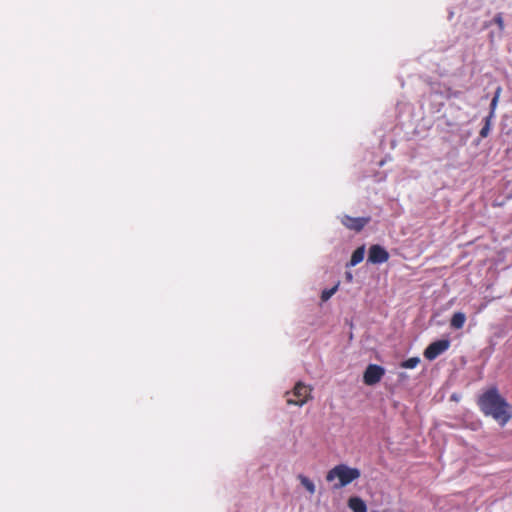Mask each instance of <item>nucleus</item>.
Masks as SVG:
<instances>
[{
  "label": "nucleus",
  "mask_w": 512,
  "mask_h": 512,
  "mask_svg": "<svg viewBox=\"0 0 512 512\" xmlns=\"http://www.w3.org/2000/svg\"><path fill=\"white\" fill-rule=\"evenodd\" d=\"M450 347V341L447 339L432 342L424 351V356L428 360H434L440 354Z\"/></svg>",
  "instance_id": "obj_5"
},
{
  "label": "nucleus",
  "mask_w": 512,
  "mask_h": 512,
  "mask_svg": "<svg viewBox=\"0 0 512 512\" xmlns=\"http://www.w3.org/2000/svg\"><path fill=\"white\" fill-rule=\"evenodd\" d=\"M419 363H420V358L419 357H411V358L403 361L400 364V366L402 368H406V369H414Z\"/></svg>",
  "instance_id": "obj_12"
},
{
  "label": "nucleus",
  "mask_w": 512,
  "mask_h": 512,
  "mask_svg": "<svg viewBox=\"0 0 512 512\" xmlns=\"http://www.w3.org/2000/svg\"><path fill=\"white\" fill-rule=\"evenodd\" d=\"M478 405L485 415L492 416L502 426L511 419L510 405L499 394L496 387H491L485 391L479 397Z\"/></svg>",
  "instance_id": "obj_1"
},
{
  "label": "nucleus",
  "mask_w": 512,
  "mask_h": 512,
  "mask_svg": "<svg viewBox=\"0 0 512 512\" xmlns=\"http://www.w3.org/2000/svg\"><path fill=\"white\" fill-rule=\"evenodd\" d=\"M494 23L499 27L500 30L504 29V20L501 13L495 15Z\"/></svg>",
  "instance_id": "obj_16"
},
{
  "label": "nucleus",
  "mask_w": 512,
  "mask_h": 512,
  "mask_svg": "<svg viewBox=\"0 0 512 512\" xmlns=\"http://www.w3.org/2000/svg\"><path fill=\"white\" fill-rule=\"evenodd\" d=\"M348 506L353 512H366L367 506L365 502L359 497H351L348 500Z\"/></svg>",
  "instance_id": "obj_8"
},
{
  "label": "nucleus",
  "mask_w": 512,
  "mask_h": 512,
  "mask_svg": "<svg viewBox=\"0 0 512 512\" xmlns=\"http://www.w3.org/2000/svg\"><path fill=\"white\" fill-rule=\"evenodd\" d=\"M337 289H338V284L335 285L334 287H332L331 289H326V290L322 291L321 300L322 301L329 300L336 293Z\"/></svg>",
  "instance_id": "obj_14"
},
{
  "label": "nucleus",
  "mask_w": 512,
  "mask_h": 512,
  "mask_svg": "<svg viewBox=\"0 0 512 512\" xmlns=\"http://www.w3.org/2000/svg\"><path fill=\"white\" fill-rule=\"evenodd\" d=\"M466 321V316L462 312H456L453 314L450 325L454 329H461L463 328Z\"/></svg>",
  "instance_id": "obj_9"
},
{
  "label": "nucleus",
  "mask_w": 512,
  "mask_h": 512,
  "mask_svg": "<svg viewBox=\"0 0 512 512\" xmlns=\"http://www.w3.org/2000/svg\"><path fill=\"white\" fill-rule=\"evenodd\" d=\"M500 92H501V88L499 87L497 90H496V93L491 101V104H490V107H491V111L490 113H492V116L494 115V110L496 108V105L498 103V99H499V96H500Z\"/></svg>",
  "instance_id": "obj_15"
},
{
  "label": "nucleus",
  "mask_w": 512,
  "mask_h": 512,
  "mask_svg": "<svg viewBox=\"0 0 512 512\" xmlns=\"http://www.w3.org/2000/svg\"><path fill=\"white\" fill-rule=\"evenodd\" d=\"M370 220V217H351L349 215L341 217L342 225L355 232H360L370 222Z\"/></svg>",
  "instance_id": "obj_6"
},
{
  "label": "nucleus",
  "mask_w": 512,
  "mask_h": 512,
  "mask_svg": "<svg viewBox=\"0 0 512 512\" xmlns=\"http://www.w3.org/2000/svg\"><path fill=\"white\" fill-rule=\"evenodd\" d=\"M385 374V369L377 364H369L363 374V382L368 386H373L381 381Z\"/></svg>",
  "instance_id": "obj_4"
},
{
  "label": "nucleus",
  "mask_w": 512,
  "mask_h": 512,
  "mask_svg": "<svg viewBox=\"0 0 512 512\" xmlns=\"http://www.w3.org/2000/svg\"><path fill=\"white\" fill-rule=\"evenodd\" d=\"M389 259V253L382 246L375 244L369 248L368 261L373 264H381Z\"/></svg>",
  "instance_id": "obj_7"
},
{
  "label": "nucleus",
  "mask_w": 512,
  "mask_h": 512,
  "mask_svg": "<svg viewBox=\"0 0 512 512\" xmlns=\"http://www.w3.org/2000/svg\"><path fill=\"white\" fill-rule=\"evenodd\" d=\"M360 475L359 469L351 468L345 464H339L328 471L326 480L332 482L334 479L338 478L339 482L334 484V488L339 489L358 479Z\"/></svg>",
  "instance_id": "obj_2"
},
{
  "label": "nucleus",
  "mask_w": 512,
  "mask_h": 512,
  "mask_svg": "<svg viewBox=\"0 0 512 512\" xmlns=\"http://www.w3.org/2000/svg\"><path fill=\"white\" fill-rule=\"evenodd\" d=\"M346 278H347V280H348L349 282H350V281H352V274H351L350 272H347V273H346Z\"/></svg>",
  "instance_id": "obj_17"
},
{
  "label": "nucleus",
  "mask_w": 512,
  "mask_h": 512,
  "mask_svg": "<svg viewBox=\"0 0 512 512\" xmlns=\"http://www.w3.org/2000/svg\"><path fill=\"white\" fill-rule=\"evenodd\" d=\"M364 254H365L364 246L358 247L352 253V256H351V259H350V265L351 266H355V265L359 264L360 262H362V260L364 259Z\"/></svg>",
  "instance_id": "obj_10"
},
{
  "label": "nucleus",
  "mask_w": 512,
  "mask_h": 512,
  "mask_svg": "<svg viewBox=\"0 0 512 512\" xmlns=\"http://www.w3.org/2000/svg\"><path fill=\"white\" fill-rule=\"evenodd\" d=\"M491 118H492V113H490L489 116H487L485 118V125L481 128V130L479 132V134L482 138H486L489 135Z\"/></svg>",
  "instance_id": "obj_13"
},
{
  "label": "nucleus",
  "mask_w": 512,
  "mask_h": 512,
  "mask_svg": "<svg viewBox=\"0 0 512 512\" xmlns=\"http://www.w3.org/2000/svg\"><path fill=\"white\" fill-rule=\"evenodd\" d=\"M312 388L299 381L295 384L292 392L286 393L288 405L303 406L311 399Z\"/></svg>",
  "instance_id": "obj_3"
},
{
  "label": "nucleus",
  "mask_w": 512,
  "mask_h": 512,
  "mask_svg": "<svg viewBox=\"0 0 512 512\" xmlns=\"http://www.w3.org/2000/svg\"><path fill=\"white\" fill-rule=\"evenodd\" d=\"M298 479L300 481V483L305 487V489L310 493V494H314L315 493V485L314 483L306 476L300 474L298 475Z\"/></svg>",
  "instance_id": "obj_11"
}]
</instances>
